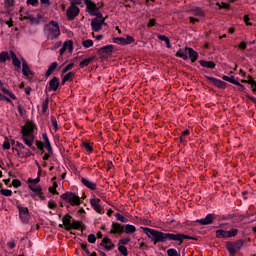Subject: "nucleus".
<instances>
[{"label":"nucleus","mask_w":256,"mask_h":256,"mask_svg":"<svg viewBox=\"0 0 256 256\" xmlns=\"http://www.w3.org/2000/svg\"><path fill=\"white\" fill-rule=\"evenodd\" d=\"M142 231L151 239L154 245H157V243H165V241H179V243H183V239H194L189 235L165 233L148 227H142Z\"/></svg>","instance_id":"f257e3e1"},{"label":"nucleus","mask_w":256,"mask_h":256,"mask_svg":"<svg viewBox=\"0 0 256 256\" xmlns=\"http://www.w3.org/2000/svg\"><path fill=\"white\" fill-rule=\"evenodd\" d=\"M21 139L29 147L33 149V143H35V123L26 122L21 129Z\"/></svg>","instance_id":"f03ea898"},{"label":"nucleus","mask_w":256,"mask_h":256,"mask_svg":"<svg viewBox=\"0 0 256 256\" xmlns=\"http://www.w3.org/2000/svg\"><path fill=\"white\" fill-rule=\"evenodd\" d=\"M43 33L49 41H53L61 35V27L57 21L52 20L44 26Z\"/></svg>","instance_id":"7ed1b4c3"},{"label":"nucleus","mask_w":256,"mask_h":256,"mask_svg":"<svg viewBox=\"0 0 256 256\" xmlns=\"http://www.w3.org/2000/svg\"><path fill=\"white\" fill-rule=\"evenodd\" d=\"M62 223L63 224H59V227L61 229L64 227L66 231H71V229L79 230L82 227L81 221L73 220V217L69 214L63 216Z\"/></svg>","instance_id":"20e7f679"},{"label":"nucleus","mask_w":256,"mask_h":256,"mask_svg":"<svg viewBox=\"0 0 256 256\" xmlns=\"http://www.w3.org/2000/svg\"><path fill=\"white\" fill-rule=\"evenodd\" d=\"M243 240H237L236 242H227L226 249L230 256H235L243 247Z\"/></svg>","instance_id":"39448f33"},{"label":"nucleus","mask_w":256,"mask_h":256,"mask_svg":"<svg viewBox=\"0 0 256 256\" xmlns=\"http://www.w3.org/2000/svg\"><path fill=\"white\" fill-rule=\"evenodd\" d=\"M61 199L70 203V205H72V207L75 205H81V198H79V196H77L71 192H66V193L62 194Z\"/></svg>","instance_id":"423d86ee"},{"label":"nucleus","mask_w":256,"mask_h":256,"mask_svg":"<svg viewBox=\"0 0 256 256\" xmlns=\"http://www.w3.org/2000/svg\"><path fill=\"white\" fill-rule=\"evenodd\" d=\"M16 207L19 211V219H20L21 223H24L25 225H27V223H29V219L31 217L29 215V208H27L25 206H21V204H17Z\"/></svg>","instance_id":"0eeeda50"},{"label":"nucleus","mask_w":256,"mask_h":256,"mask_svg":"<svg viewBox=\"0 0 256 256\" xmlns=\"http://www.w3.org/2000/svg\"><path fill=\"white\" fill-rule=\"evenodd\" d=\"M16 151L18 153V157H20V159H27L29 157H31V150H29V148L25 147V145H23V143L17 141L16 142Z\"/></svg>","instance_id":"6e6552de"},{"label":"nucleus","mask_w":256,"mask_h":256,"mask_svg":"<svg viewBox=\"0 0 256 256\" xmlns=\"http://www.w3.org/2000/svg\"><path fill=\"white\" fill-rule=\"evenodd\" d=\"M84 3L86 5V11L89 13V15H92L93 17L101 15V13H99V8H97V4H95L93 1L84 0Z\"/></svg>","instance_id":"1a4fd4ad"},{"label":"nucleus","mask_w":256,"mask_h":256,"mask_svg":"<svg viewBox=\"0 0 256 256\" xmlns=\"http://www.w3.org/2000/svg\"><path fill=\"white\" fill-rule=\"evenodd\" d=\"M105 23V19L103 16L100 14L96 18L92 19L91 21V27L92 30L95 31L96 33L98 31H101V28L103 27V24Z\"/></svg>","instance_id":"9d476101"},{"label":"nucleus","mask_w":256,"mask_h":256,"mask_svg":"<svg viewBox=\"0 0 256 256\" xmlns=\"http://www.w3.org/2000/svg\"><path fill=\"white\" fill-rule=\"evenodd\" d=\"M90 205L94 209V211H96V213H99L100 215H103V213H105L103 206H101V199L92 198L90 200Z\"/></svg>","instance_id":"9b49d317"},{"label":"nucleus","mask_w":256,"mask_h":256,"mask_svg":"<svg viewBox=\"0 0 256 256\" xmlns=\"http://www.w3.org/2000/svg\"><path fill=\"white\" fill-rule=\"evenodd\" d=\"M80 9L75 5H70L66 11V15L69 21H73L77 15H79Z\"/></svg>","instance_id":"f8f14e48"},{"label":"nucleus","mask_w":256,"mask_h":256,"mask_svg":"<svg viewBox=\"0 0 256 256\" xmlns=\"http://www.w3.org/2000/svg\"><path fill=\"white\" fill-rule=\"evenodd\" d=\"M114 43H117V45H131V43H135V39L131 36L126 38L118 37L114 39Z\"/></svg>","instance_id":"ddd939ff"},{"label":"nucleus","mask_w":256,"mask_h":256,"mask_svg":"<svg viewBox=\"0 0 256 256\" xmlns=\"http://www.w3.org/2000/svg\"><path fill=\"white\" fill-rule=\"evenodd\" d=\"M100 245L101 247H104L106 251H111L113 247H115V244L113 243V241H111V239L107 237H104L102 239V242L100 243Z\"/></svg>","instance_id":"4468645a"},{"label":"nucleus","mask_w":256,"mask_h":256,"mask_svg":"<svg viewBox=\"0 0 256 256\" xmlns=\"http://www.w3.org/2000/svg\"><path fill=\"white\" fill-rule=\"evenodd\" d=\"M207 79L208 81L212 82L215 87H218V89H225V87H227V83L222 80L210 76H208Z\"/></svg>","instance_id":"2eb2a0df"},{"label":"nucleus","mask_w":256,"mask_h":256,"mask_svg":"<svg viewBox=\"0 0 256 256\" xmlns=\"http://www.w3.org/2000/svg\"><path fill=\"white\" fill-rule=\"evenodd\" d=\"M42 139L44 141L43 145L46 151H48V153L53 155V148L51 147V141H49V136H47V133L42 134Z\"/></svg>","instance_id":"dca6fc26"},{"label":"nucleus","mask_w":256,"mask_h":256,"mask_svg":"<svg viewBox=\"0 0 256 256\" xmlns=\"http://www.w3.org/2000/svg\"><path fill=\"white\" fill-rule=\"evenodd\" d=\"M215 220V216L213 214H208L205 218L196 220V223H200V225H211Z\"/></svg>","instance_id":"f3484780"},{"label":"nucleus","mask_w":256,"mask_h":256,"mask_svg":"<svg viewBox=\"0 0 256 256\" xmlns=\"http://www.w3.org/2000/svg\"><path fill=\"white\" fill-rule=\"evenodd\" d=\"M81 182L85 187H87L88 189H91V191H95V189H97V184L89 180V178H81Z\"/></svg>","instance_id":"a211bd4d"},{"label":"nucleus","mask_w":256,"mask_h":256,"mask_svg":"<svg viewBox=\"0 0 256 256\" xmlns=\"http://www.w3.org/2000/svg\"><path fill=\"white\" fill-rule=\"evenodd\" d=\"M65 51H69V53H71V51H73V42L72 41L64 42V44L62 45V47L60 49V55H63L65 53Z\"/></svg>","instance_id":"6ab92c4d"},{"label":"nucleus","mask_w":256,"mask_h":256,"mask_svg":"<svg viewBox=\"0 0 256 256\" xmlns=\"http://www.w3.org/2000/svg\"><path fill=\"white\" fill-rule=\"evenodd\" d=\"M22 61V73L25 77H29L31 75V68H29V64L25 60V58L21 59Z\"/></svg>","instance_id":"aec40b11"},{"label":"nucleus","mask_w":256,"mask_h":256,"mask_svg":"<svg viewBox=\"0 0 256 256\" xmlns=\"http://www.w3.org/2000/svg\"><path fill=\"white\" fill-rule=\"evenodd\" d=\"M49 87V91H57V89H59V78L53 77L49 81Z\"/></svg>","instance_id":"412c9836"},{"label":"nucleus","mask_w":256,"mask_h":256,"mask_svg":"<svg viewBox=\"0 0 256 256\" xmlns=\"http://www.w3.org/2000/svg\"><path fill=\"white\" fill-rule=\"evenodd\" d=\"M111 227L112 228L110 230V233H112L113 235H115L116 233H123V225L113 222Z\"/></svg>","instance_id":"4be33fe9"},{"label":"nucleus","mask_w":256,"mask_h":256,"mask_svg":"<svg viewBox=\"0 0 256 256\" xmlns=\"http://www.w3.org/2000/svg\"><path fill=\"white\" fill-rule=\"evenodd\" d=\"M10 59H12V65H14L16 69H19L21 67V60L17 58V55L15 54V52L10 51Z\"/></svg>","instance_id":"5701e85b"},{"label":"nucleus","mask_w":256,"mask_h":256,"mask_svg":"<svg viewBox=\"0 0 256 256\" xmlns=\"http://www.w3.org/2000/svg\"><path fill=\"white\" fill-rule=\"evenodd\" d=\"M188 48H182L179 49L176 53V57H180L181 59H183L184 61H187L188 59Z\"/></svg>","instance_id":"b1692460"},{"label":"nucleus","mask_w":256,"mask_h":256,"mask_svg":"<svg viewBox=\"0 0 256 256\" xmlns=\"http://www.w3.org/2000/svg\"><path fill=\"white\" fill-rule=\"evenodd\" d=\"M75 79V72H68L67 74H62V85H65L67 81H73Z\"/></svg>","instance_id":"393cba45"},{"label":"nucleus","mask_w":256,"mask_h":256,"mask_svg":"<svg viewBox=\"0 0 256 256\" xmlns=\"http://www.w3.org/2000/svg\"><path fill=\"white\" fill-rule=\"evenodd\" d=\"M188 55L189 59L192 61V63H195L197 59L199 58V53L197 51L193 50V48H188Z\"/></svg>","instance_id":"a878e982"},{"label":"nucleus","mask_w":256,"mask_h":256,"mask_svg":"<svg viewBox=\"0 0 256 256\" xmlns=\"http://www.w3.org/2000/svg\"><path fill=\"white\" fill-rule=\"evenodd\" d=\"M9 59H11V52L2 51L0 53V63H6Z\"/></svg>","instance_id":"bb28decb"},{"label":"nucleus","mask_w":256,"mask_h":256,"mask_svg":"<svg viewBox=\"0 0 256 256\" xmlns=\"http://www.w3.org/2000/svg\"><path fill=\"white\" fill-rule=\"evenodd\" d=\"M215 235L217 239H227V230H223V229L216 230Z\"/></svg>","instance_id":"cd10ccee"},{"label":"nucleus","mask_w":256,"mask_h":256,"mask_svg":"<svg viewBox=\"0 0 256 256\" xmlns=\"http://www.w3.org/2000/svg\"><path fill=\"white\" fill-rule=\"evenodd\" d=\"M57 62H53L49 67L48 70L46 71V77H51V75H53V72L55 71V69H57Z\"/></svg>","instance_id":"c85d7f7f"},{"label":"nucleus","mask_w":256,"mask_h":256,"mask_svg":"<svg viewBox=\"0 0 256 256\" xmlns=\"http://www.w3.org/2000/svg\"><path fill=\"white\" fill-rule=\"evenodd\" d=\"M28 187L33 193H37V195L43 191V188L39 185L29 184Z\"/></svg>","instance_id":"c756f323"},{"label":"nucleus","mask_w":256,"mask_h":256,"mask_svg":"<svg viewBox=\"0 0 256 256\" xmlns=\"http://www.w3.org/2000/svg\"><path fill=\"white\" fill-rule=\"evenodd\" d=\"M238 233V229L232 228L231 230H226V237L227 239H231V237H237Z\"/></svg>","instance_id":"7c9ffc66"},{"label":"nucleus","mask_w":256,"mask_h":256,"mask_svg":"<svg viewBox=\"0 0 256 256\" xmlns=\"http://www.w3.org/2000/svg\"><path fill=\"white\" fill-rule=\"evenodd\" d=\"M200 65L202 67H206L207 69H215V64L211 61L201 60Z\"/></svg>","instance_id":"2f4dec72"},{"label":"nucleus","mask_w":256,"mask_h":256,"mask_svg":"<svg viewBox=\"0 0 256 256\" xmlns=\"http://www.w3.org/2000/svg\"><path fill=\"white\" fill-rule=\"evenodd\" d=\"M2 93H4V95H8V97H10V99H13V101H17V96H15V94H13L11 90L2 87Z\"/></svg>","instance_id":"473e14b6"},{"label":"nucleus","mask_w":256,"mask_h":256,"mask_svg":"<svg viewBox=\"0 0 256 256\" xmlns=\"http://www.w3.org/2000/svg\"><path fill=\"white\" fill-rule=\"evenodd\" d=\"M158 39L160 41H163L168 49H171V42L169 41V38L165 35H158Z\"/></svg>","instance_id":"72a5a7b5"},{"label":"nucleus","mask_w":256,"mask_h":256,"mask_svg":"<svg viewBox=\"0 0 256 256\" xmlns=\"http://www.w3.org/2000/svg\"><path fill=\"white\" fill-rule=\"evenodd\" d=\"M136 231H137V228H135L134 225L127 224V225L125 226L124 232L127 233V234L135 233Z\"/></svg>","instance_id":"f704fd0d"},{"label":"nucleus","mask_w":256,"mask_h":256,"mask_svg":"<svg viewBox=\"0 0 256 256\" xmlns=\"http://www.w3.org/2000/svg\"><path fill=\"white\" fill-rule=\"evenodd\" d=\"M113 45H107L101 48V51H103L104 53L111 55V53H113Z\"/></svg>","instance_id":"c9c22d12"},{"label":"nucleus","mask_w":256,"mask_h":256,"mask_svg":"<svg viewBox=\"0 0 256 256\" xmlns=\"http://www.w3.org/2000/svg\"><path fill=\"white\" fill-rule=\"evenodd\" d=\"M73 67H75V62H70L68 65H66L63 69H62V75H65V73H67V71H71V69H73Z\"/></svg>","instance_id":"e433bc0d"},{"label":"nucleus","mask_w":256,"mask_h":256,"mask_svg":"<svg viewBox=\"0 0 256 256\" xmlns=\"http://www.w3.org/2000/svg\"><path fill=\"white\" fill-rule=\"evenodd\" d=\"M82 47H84V49H89V47H93V40L91 39L84 40L82 42Z\"/></svg>","instance_id":"4c0bfd02"},{"label":"nucleus","mask_w":256,"mask_h":256,"mask_svg":"<svg viewBox=\"0 0 256 256\" xmlns=\"http://www.w3.org/2000/svg\"><path fill=\"white\" fill-rule=\"evenodd\" d=\"M193 15H196V17H203V10L201 8H193L192 10Z\"/></svg>","instance_id":"58836bf2"},{"label":"nucleus","mask_w":256,"mask_h":256,"mask_svg":"<svg viewBox=\"0 0 256 256\" xmlns=\"http://www.w3.org/2000/svg\"><path fill=\"white\" fill-rule=\"evenodd\" d=\"M118 251L123 256H128L129 255V253L127 252V247H125L124 245L118 246Z\"/></svg>","instance_id":"ea45409f"},{"label":"nucleus","mask_w":256,"mask_h":256,"mask_svg":"<svg viewBox=\"0 0 256 256\" xmlns=\"http://www.w3.org/2000/svg\"><path fill=\"white\" fill-rule=\"evenodd\" d=\"M0 193L1 195H4V197H11L13 195V191L9 189H1Z\"/></svg>","instance_id":"a19ab883"},{"label":"nucleus","mask_w":256,"mask_h":256,"mask_svg":"<svg viewBox=\"0 0 256 256\" xmlns=\"http://www.w3.org/2000/svg\"><path fill=\"white\" fill-rule=\"evenodd\" d=\"M168 256H180L179 252L175 248H170L167 250Z\"/></svg>","instance_id":"79ce46f5"},{"label":"nucleus","mask_w":256,"mask_h":256,"mask_svg":"<svg viewBox=\"0 0 256 256\" xmlns=\"http://www.w3.org/2000/svg\"><path fill=\"white\" fill-rule=\"evenodd\" d=\"M93 61V58H87L80 62V67H88V65Z\"/></svg>","instance_id":"37998d69"},{"label":"nucleus","mask_w":256,"mask_h":256,"mask_svg":"<svg viewBox=\"0 0 256 256\" xmlns=\"http://www.w3.org/2000/svg\"><path fill=\"white\" fill-rule=\"evenodd\" d=\"M115 217L118 221H121V223H127V221H129L125 216H123L119 213H116Z\"/></svg>","instance_id":"c03bdc74"},{"label":"nucleus","mask_w":256,"mask_h":256,"mask_svg":"<svg viewBox=\"0 0 256 256\" xmlns=\"http://www.w3.org/2000/svg\"><path fill=\"white\" fill-rule=\"evenodd\" d=\"M39 181H41V177H37L35 179H28V185H37V183H39Z\"/></svg>","instance_id":"a18cd8bd"},{"label":"nucleus","mask_w":256,"mask_h":256,"mask_svg":"<svg viewBox=\"0 0 256 256\" xmlns=\"http://www.w3.org/2000/svg\"><path fill=\"white\" fill-rule=\"evenodd\" d=\"M49 107V100H44L42 103V113H47V109Z\"/></svg>","instance_id":"49530a36"},{"label":"nucleus","mask_w":256,"mask_h":256,"mask_svg":"<svg viewBox=\"0 0 256 256\" xmlns=\"http://www.w3.org/2000/svg\"><path fill=\"white\" fill-rule=\"evenodd\" d=\"M129 241H131V238L127 237V238H122L119 240V244L120 245H128Z\"/></svg>","instance_id":"de8ad7c7"},{"label":"nucleus","mask_w":256,"mask_h":256,"mask_svg":"<svg viewBox=\"0 0 256 256\" xmlns=\"http://www.w3.org/2000/svg\"><path fill=\"white\" fill-rule=\"evenodd\" d=\"M2 147H3L4 150H9V149H11V142H9V140H5V141L3 142Z\"/></svg>","instance_id":"09e8293b"},{"label":"nucleus","mask_w":256,"mask_h":256,"mask_svg":"<svg viewBox=\"0 0 256 256\" xmlns=\"http://www.w3.org/2000/svg\"><path fill=\"white\" fill-rule=\"evenodd\" d=\"M97 241V237H95V234L88 235V243H95Z\"/></svg>","instance_id":"8fccbe9b"},{"label":"nucleus","mask_w":256,"mask_h":256,"mask_svg":"<svg viewBox=\"0 0 256 256\" xmlns=\"http://www.w3.org/2000/svg\"><path fill=\"white\" fill-rule=\"evenodd\" d=\"M83 147H84V149H86V151H93V147L88 142H84Z\"/></svg>","instance_id":"3c124183"},{"label":"nucleus","mask_w":256,"mask_h":256,"mask_svg":"<svg viewBox=\"0 0 256 256\" xmlns=\"http://www.w3.org/2000/svg\"><path fill=\"white\" fill-rule=\"evenodd\" d=\"M28 5H32L33 7H37L39 5V0H27Z\"/></svg>","instance_id":"603ef678"},{"label":"nucleus","mask_w":256,"mask_h":256,"mask_svg":"<svg viewBox=\"0 0 256 256\" xmlns=\"http://www.w3.org/2000/svg\"><path fill=\"white\" fill-rule=\"evenodd\" d=\"M220 9H229V4L222 2L221 4H217Z\"/></svg>","instance_id":"864d4df0"},{"label":"nucleus","mask_w":256,"mask_h":256,"mask_svg":"<svg viewBox=\"0 0 256 256\" xmlns=\"http://www.w3.org/2000/svg\"><path fill=\"white\" fill-rule=\"evenodd\" d=\"M71 5H81L83 3V0H69Z\"/></svg>","instance_id":"5fc2aeb1"},{"label":"nucleus","mask_w":256,"mask_h":256,"mask_svg":"<svg viewBox=\"0 0 256 256\" xmlns=\"http://www.w3.org/2000/svg\"><path fill=\"white\" fill-rule=\"evenodd\" d=\"M36 147H37L38 149H40V151H43V148L45 147V145L43 144V142L37 141V142H36Z\"/></svg>","instance_id":"6e6d98bb"},{"label":"nucleus","mask_w":256,"mask_h":256,"mask_svg":"<svg viewBox=\"0 0 256 256\" xmlns=\"http://www.w3.org/2000/svg\"><path fill=\"white\" fill-rule=\"evenodd\" d=\"M12 185H13V187H21V181L14 179L12 181Z\"/></svg>","instance_id":"4d7b16f0"},{"label":"nucleus","mask_w":256,"mask_h":256,"mask_svg":"<svg viewBox=\"0 0 256 256\" xmlns=\"http://www.w3.org/2000/svg\"><path fill=\"white\" fill-rule=\"evenodd\" d=\"M243 21L246 23V25H253L251 22H249V15H244Z\"/></svg>","instance_id":"13d9d810"},{"label":"nucleus","mask_w":256,"mask_h":256,"mask_svg":"<svg viewBox=\"0 0 256 256\" xmlns=\"http://www.w3.org/2000/svg\"><path fill=\"white\" fill-rule=\"evenodd\" d=\"M246 83H248L249 85H256L255 80H253L251 76H248V80L246 81Z\"/></svg>","instance_id":"bf43d9fd"},{"label":"nucleus","mask_w":256,"mask_h":256,"mask_svg":"<svg viewBox=\"0 0 256 256\" xmlns=\"http://www.w3.org/2000/svg\"><path fill=\"white\" fill-rule=\"evenodd\" d=\"M228 83H232L233 85H239V82L235 80V77L231 76Z\"/></svg>","instance_id":"052dcab7"},{"label":"nucleus","mask_w":256,"mask_h":256,"mask_svg":"<svg viewBox=\"0 0 256 256\" xmlns=\"http://www.w3.org/2000/svg\"><path fill=\"white\" fill-rule=\"evenodd\" d=\"M52 127H54L55 131H57V120L55 118L51 119Z\"/></svg>","instance_id":"680f3d73"},{"label":"nucleus","mask_w":256,"mask_h":256,"mask_svg":"<svg viewBox=\"0 0 256 256\" xmlns=\"http://www.w3.org/2000/svg\"><path fill=\"white\" fill-rule=\"evenodd\" d=\"M147 27H155V19H150L147 24Z\"/></svg>","instance_id":"e2e57ef3"},{"label":"nucleus","mask_w":256,"mask_h":256,"mask_svg":"<svg viewBox=\"0 0 256 256\" xmlns=\"http://www.w3.org/2000/svg\"><path fill=\"white\" fill-rule=\"evenodd\" d=\"M38 197L41 201H45V194L43 193V190L38 194Z\"/></svg>","instance_id":"0e129e2a"},{"label":"nucleus","mask_w":256,"mask_h":256,"mask_svg":"<svg viewBox=\"0 0 256 256\" xmlns=\"http://www.w3.org/2000/svg\"><path fill=\"white\" fill-rule=\"evenodd\" d=\"M9 249H15V242L14 241H10L7 243Z\"/></svg>","instance_id":"69168bd1"},{"label":"nucleus","mask_w":256,"mask_h":256,"mask_svg":"<svg viewBox=\"0 0 256 256\" xmlns=\"http://www.w3.org/2000/svg\"><path fill=\"white\" fill-rule=\"evenodd\" d=\"M48 207L50 209H55L57 207V204H55L54 202H48Z\"/></svg>","instance_id":"338daca9"},{"label":"nucleus","mask_w":256,"mask_h":256,"mask_svg":"<svg viewBox=\"0 0 256 256\" xmlns=\"http://www.w3.org/2000/svg\"><path fill=\"white\" fill-rule=\"evenodd\" d=\"M239 49H247V44L245 43V42H241L240 44H239Z\"/></svg>","instance_id":"774afa93"}]
</instances>
